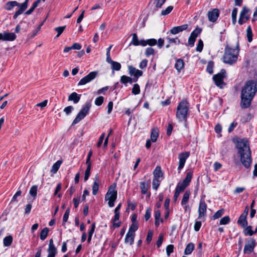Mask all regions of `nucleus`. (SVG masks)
Wrapping results in <instances>:
<instances>
[{
	"mask_svg": "<svg viewBox=\"0 0 257 257\" xmlns=\"http://www.w3.org/2000/svg\"><path fill=\"white\" fill-rule=\"evenodd\" d=\"M256 241L254 238H250L247 241L244 245L243 252L244 254H250L254 250L255 246Z\"/></svg>",
	"mask_w": 257,
	"mask_h": 257,
	"instance_id": "1a4fd4ad",
	"label": "nucleus"
},
{
	"mask_svg": "<svg viewBox=\"0 0 257 257\" xmlns=\"http://www.w3.org/2000/svg\"><path fill=\"white\" fill-rule=\"evenodd\" d=\"M189 103L186 100H183L179 103L176 113V117L179 121H187L189 115Z\"/></svg>",
	"mask_w": 257,
	"mask_h": 257,
	"instance_id": "20e7f679",
	"label": "nucleus"
},
{
	"mask_svg": "<svg viewBox=\"0 0 257 257\" xmlns=\"http://www.w3.org/2000/svg\"><path fill=\"white\" fill-rule=\"evenodd\" d=\"M184 67V61L181 59H178L176 60V62L175 64V67L178 72H180L181 70Z\"/></svg>",
	"mask_w": 257,
	"mask_h": 257,
	"instance_id": "bb28decb",
	"label": "nucleus"
},
{
	"mask_svg": "<svg viewBox=\"0 0 257 257\" xmlns=\"http://www.w3.org/2000/svg\"><path fill=\"white\" fill-rule=\"evenodd\" d=\"M95 228V223H93L91 225V229L89 231V232H88V239H87L88 242H90L91 241V237H92V236L94 232Z\"/></svg>",
	"mask_w": 257,
	"mask_h": 257,
	"instance_id": "58836bf2",
	"label": "nucleus"
},
{
	"mask_svg": "<svg viewBox=\"0 0 257 257\" xmlns=\"http://www.w3.org/2000/svg\"><path fill=\"white\" fill-rule=\"evenodd\" d=\"M157 41L155 39H149L148 40H144L142 42L141 46L145 47L147 46V45L150 46H154L157 45Z\"/></svg>",
	"mask_w": 257,
	"mask_h": 257,
	"instance_id": "5701e85b",
	"label": "nucleus"
},
{
	"mask_svg": "<svg viewBox=\"0 0 257 257\" xmlns=\"http://www.w3.org/2000/svg\"><path fill=\"white\" fill-rule=\"evenodd\" d=\"M120 81L121 83L126 86L127 83L132 84L133 82H137V78H132L126 75H122L120 77Z\"/></svg>",
	"mask_w": 257,
	"mask_h": 257,
	"instance_id": "f3484780",
	"label": "nucleus"
},
{
	"mask_svg": "<svg viewBox=\"0 0 257 257\" xmlns=\"http://www.w3.org/2000/svg\"><path fill=\"white\" fill-rule=\"evenodd\" d=\"M128 73L131 76H134V78H137L143 75V71L138 69H137L135 67L132 66H129L128 67Z\"/></svg>",
	"mask_w": 257,
	"mask_h": 257,
	"instance_id": "ddd939ff",
	"label": "nucleus"
},
{
	"mask_svg": "<svg viewBox=\"0 0 257 257\" xmlns=\"http://www.w3.org/2000/svg\"><path fill=\"white\" fill-rule=\"evenodd\" d=\"M166 0H155V6L157 8H161Z\"/></svg>",
	"mask_w": 257,
	"mask_h": 257,
	"instance_id": "4d7b16f0",
	"label": "nucleus"
},
{
	"mask_svg": "<svg viewBox=\"0 0 257 257\" xmlns=\"http://www.w3.org/2000/svg\"><path fill=\"white\" fill-rule=\"evenodd\" d=\"M132 92L135 95L139 94L140 93V88L138 84H135L134 85Z\"/></svg>",
	"mask_w": 257,
	"mask_h": 257,
	"instance_id": "49530a36",
	"label": "nucleus"
},
{
	"mask_svg": "<svg viewBox=\"0 0 257 257\" xmlns=\"http://www.w3.org/2000/svg\"><path fill=\"white\" fill-rule=\"evenodd\" d=\"M155 50L152 47H148L146 49L145 55L146 57H149L150 55L155 54Z\"/></svg>",
	"mask_w": 257,
	"mask_h": 257,
	"instance_id": "de8ad7c7",
	"label": "nucleus"
},
{
	"mask_svg": "<svg viewBox=\"0 0 257 257\" xmlns=\"http://www.w3.org/2000/svg\"><path fill=\"white\" fill-rule=\"evenodd\" d=\"M135 236V233L127 232L125 237V243H128L130 245L133 244L134 241Z\"/></svg>",
	"mask_w": 257,
	"mask_h": 257,
	"instance_id": "4be33fe9",
	"label": "nucleus"
},
{
	"mask_svg": "<svg viewBox=\"0 0 257 257\" xmlns=\"http://www.w3.org/2000/svg\"><path fill=\"white\" fill-rule=\"evenodd\" d=\"M236 148L240 155V159L242 165L248 168L251 162V151L249 147V143L246 139H239L237 141Z\"/></svg>",
	"mask_w": 257,
	"mask_h": 257,
	"instance_id": "f03ea898",
	"label": "nucleus"
},
{
	"mask_svg": "<svg viewBox=\"0 0 257 257\" xmlns=\"http://www.w3.org/2000/svg\"><path fill=\"white\" fill-rule=\"evenodd\" d=\"M149 188L148 184L142 182L140 183V188L141 189V192L143 194H146L148 192V190Z\"/></svg>",
	"mask_w": 257,
	"mask_h": 257,
	"instance_id": "2f4dec72",
	"label": "nucleus"
},
{
	"mask_svg": "<svg viewBox=\"0 0 257 257\" xmlns=\"http://www.w3.org/2000/svg\"><path fill=\"white\" fill-rule=\"evenodd\" d=\"M62 163V161L61 160L57 161L52 166L51 169V172L56 173L59 170L61 165Z\"/></svg>",
	"mask_w": 257,
	"mask_h": 257,
	"instance_id": "7c9ffc66",
	"label": "nucleus"
},
{
	"mask_svg": "<svg viewBox=\"0 0 257 257\" xmlns=\"http://www.w3.org/2000/svg\"><path fill=\"white\" fill-rule=\"evenodd\" d=\"M195 41H196V38L192 37L190 35L188 39V44L191 46H193L194 45V43H195Z\"/></svg>",
	"mask_w": 257,
	"mask_h": 257,
	"instance_id": "774afa93",
	"label": "nucleus"
},
{
	"mask_svg": "<svg viewBox=\"0 0 257 257\" xmlns=\"http://www.w3.org/2000/svg\"><path fill=\"white\" fill-rule=\"evenodd\" d=\"M138 229V225L137 223H132L131 227L129 228L128 231L129 232H131L132 233H135V231Z\"/></svg>",
	"mask_w": 257,
	"mask_h": 257,
	"instance_id": "8fccbe9b",
	"label": "nucleus"
},
{
	"mask_svg": "<svg viewBox=\"0 0 257 257\" xmlns=\"http://www.w3.org/2000/svg\"><path fill=\"white\" fill-rule=\"evenodd\" d=\"M201 29L197 27L194 30H193L192 33H191V36L193 37H194L196 39V38L198 36V35L201 33Z\"/></svg>",
	"mask_w": 257,
	"mask_h": 257,
	"instance_id": "c03bdc74",
	"label": "nucleus"
},
{
	"mask_svg": "<svg viewBox=\"0 0 257 257\" xmlns=\"http://www.w3.org/2000/svg\"><path fill=\"white\" fill-rule=\"evenodd\" d=\"M163 175L161 168L160 166H157L153 172L154 178L162 180Z\"/></svg>",
	"mask_w": 257,
	"mask_h": 257,
	"instance_id": "412c9836",
	"label": "nucleus"
},
{
	"mask_svg": "<svg viewBox=\"0 0 257 257\" xmlns=\"http://www.w3.org/2000/svg\"><path fill=\"white\" fill-rule=\"evenodd\" d=\"M250 13L251 11L249 8L245 6L243 7L239 15L238 24L241 25L248 20L250 18Z\"/></svg>",
	"mask_w": 257,
	"mask_h": 257,
	"instance_id": "6e6552de",
	"label": "nucleus"
},
{
	"mask_svg": "<svg viewBox=\"0 0 257 257\" xmlns=\"http://www.w3.org/2000/svg\"><path fill=\"white\" fill-rule=\"evenodd\" d=\"M190 153L189 152H185L181 153L179 154L178 158L179 160V166L178 167V170H181L185 164L186 160L189 157Z\"/></svg>",
	"mask_w": 257,
	"mask_h": 257,
	"instance_id": "9b49d317",
	"label": "nucleus"
},
{
	"mask_svg": "<svg viewBox=\"0 0 257 257\" xmlns=\"http://www.w3.org/2000/svg\"><path fill=\"white\" fill-rule=\"evenodd\" d=\"M224 213V209H221L216 211L213 216V219H216L220 217Z\"/></svg>",
	"mask_w": 257,
	"mask_h": 257,
	"instance_id": "09e8293b",
	"label": "nucleus"
},
{
	"mask_svg": "<svg viewBox=\"0 0 257 257\" xmlns=\"http://www.w3.org/2000/svg\"><path fill=\"white\" fill-rule=\"evenodd\" d=\"M166 40L168 41V42L170 44L174 43L175 44H179L180 43V40L177 37L171 38L170 36H168L166 37Z\"/></svg>",
	"mask_w": 257,
	"mask_h": 257,
	"instance_id": "e433bc0d",
	"label": "nucleus"
},
{
	"mask_svg": "<svg viewBox=\"0 0 257 257\" xmlns=\"http://www.w3.org/2000/svg\"><path fill=\"white\" fill-rule=\"evenodd\" d=\"M133 38L131 44L134 46H141L142 42L144 40L142 39L140 41L139 40L138 36L136 33H134L132 35Z\"/></svg>",
	"mask_w": 257,
	"mask_h": 257,
	"instance_id": "a878e982",
	"label": "nucleus"
},
{
	"mask_svg": "<svg viewBox=\"0 0 257 257\" xmlns=\"http://www.w3.org/2000/svg\"><path fill=\"white\" fill-rule=\"evenodd\" d=\"M49 231V229L48 227H45L41 230V233H40V237L42 240H44L46 238V237L48 235Z\"/></svg>",
	"mask_w": 257,
	"mask_h": 257,
	"instance_id": "473e14b6",
	"label": "nucleus"
},
{
	"mask_svg": "<svg viewBox=\"0 0 257 257\" xmlns=\"http://www.w3.org/2000/svg\"><path fill=\"white\" fill-rule=\"evenodd\" d=\"M174 251V246L172 244L168 245L166 247V252L168 256H170Z\"/></svg>",
	"mask_w": 257,
	"mask_h": 257,
	"instance_id": "bf43d9fd",
	"label": "nucleus"
},
{
	"mask_svg": "<svg viewBox=\"0 0 257 257\" xmlns=\"http://www.w3.org/2000/svg\"><path fill=\"white\" fill-rule=\"evenodd\" d=\"M21 193H22V192H21V191L20 190H19L18 191H17V192L14 195V196H13V198L12 199L11 202H18L17 197L18 196H21Z\"/></svg>",
	"mask_w": 257,
	"mask_h": 257,
	"instance_id": "680f3d73",
	"label": "nucleus"
},
{
	"mask_svg": "<svg viewBox=\"0 0 257 257\" xmlns=\"http://www.w3.org/2000/svg\"><path fill=\"white\" fill-rule=\"evenodd\" d=\"M13 241V237L9 235L5 237L4 239V245L5 246H9L11 245Z\"/></svg>",
	"mask_w": 257,
	"mask_h": 257,
	"instance_id": "72a5a7b5",
	"label": "nucleus"
},
{
	"mask_svg": "<svg viewBox=\"0 0 257 257\" xmlns=\"http://www.w3.org/2000/svg\"><path fill=\"white\" fill-rule=\"evenodd\" d=\"M225 73V70L224 69H222L219 73L213 76V80L214 81L215 85L219 88H222L223 85H225V83L223 82V79L226 76Z\"/></svg>",
	"mask_w": 257,
	"mask_h": 257,
	"instance_id": "0eeeda50",
	"label": "nucleus"
},
{
	"mask_svg": "<svg viewBox=\"0 0 257 257\" xmlns=\"http://www.w3.org/2000/svg\"><path fill=\"white\" fill-rule=\"evenodd\" d=\"M97 75V72H91L88 75L80 79L78 83V85H83L88 82H90L96 77Z\"/></svg>",
	"mask_w": 257,
	"mask_h": 257,
	"instance_id": "9d476101",
	"label": "nucleus"
},
{
	"mask_svg": "<svg viewBox=\"0 0 257 257\" xmlns=\"http://www.w3.org/2000/svg\"><path fill=\"white\" fill-rule=\"evenodd\" d=\"M91 107L90 103H87L84 105L80 111L77 114L75 118L72 122V125L76 124L78 123L81 120L85 117V116L88 113Z\"/></svg>",
	"mask_w": 257,
	"mask_h": 257,
	"instance_id": "423d86ee",
	"label": "nucleus"
},
{
	"mask_svg": "<svg viewBox=\"0 0 257 257\" xmlns=\"http://www.w3.org/2000/svg\"><path fill=\"white\" fill-rule=\"evenodd\" d=\"M162 180L161 179L153 178L152 187L154 190H157L158 189Z\"/></svg>",
	"mask_w": 257,
	"mask_h": 257,
	"instance_id": "f704fd0d",
	"label": "nucleus"
},
{
	"mask_svg": "<svg viewBox=\"0 0 257 257\" xmlns=\"http://www.w3.org/2000/svg\"><path fill=\"white\" fill-rule=\"evenodd\" d=\"M69 213H70V209L68 208L66 210V211L64 214L63 217V224L65 223L67 221L68 217H69Z\"/></svg>",
	"mask_w": 257,
	"mask_h": 257,
	"instance_id": "6e6d98bb",
	"label": "nucleus"
},
{
	"mask_svg": "<svg viewBox=\"0 0 257 257\" xmlns=\"http://www.w3.org/2000/svg\"><path fill=\"white\" fill-rule=\"evenodd\" d=\"M91 167H87V168L85 171L84 181H87L90 175Z\"/></svg>",
	"mask_w": 257,
	"mask_h": 257,
	"instance_id": "052dcab7",
	"label": "nucleus"
},
{
	"mask_svg": "<svg viewBox=\"0 0 257 257\" xmlns=\"http://www.w3.org/2000/svg\"><path fill=\"white\" fill-rule=\"evenodd\" d=\"M27 7H28V5H27L26 4H25L24 3L21 4L19 9L17 11H16L15 12V14L14 15L13 18L14 19H17V18L19 15L22 14L25 11V10L27 8Z\"/></svg>",
	"mask_w": 257,
	"mask_h": 257,
	"instance_id": "6ab92c4d",
	"label": "nucleus"
},
{
	"mask_svg": "<svg viewBox=\"0 0 257 257\" xmlns=\"http://www.w3.org/2000/svg\"><path fill=\"white\" fill-rule=\"evenodd\" d=\"M80 99V95H78L76 92L72 93L68 96V100L69 101H73L74 103H77L79 102Z\"/></svg>",
	"mask_w": 257,
	"mask_h": 257,
	"instance_id": "b1692460",
	"label": "nucleus"
},
{
	"mask_svg": "<svg viewBox=\"0 0 257 257\" xmlns=\"http://www.w3.org/2000/svg\"><path fill=\"white\" fill-rule=\"evenodd\" d=\"M47 252L48 253L47 257H55L57 250L56 248H48Z\"/></svg>",
	"mask_w": 257,
	"mask_h": 257,
	"instance_id": "4c0bfd02",
	"label": "nucleus"
},
{
	"mask_svg": "<svg viewBox=\"0 0 257 257\" xmlns=\"http://www.w3.org/2000/svg\"><path fill=\"white\" fill-rule=\"evenodd\" d=\"M159 137V131L157 128H153L151 134V139L153 142H156Z\"/></svg>",
	"mask_w": 257,
	"mask_h": 257,
	"instance_id": "cd10ccee",
	"label": "nucleus"
},
{
	"mask_svg": "<svg viewBox=\"0 0 257 257\" xmlns=\"http://www.w3.org/2000/svg\"><path fill=\"white\" fill-rule=\"evenodd\" d=\"M192 176L193 174L191 172H187L186 177L183 181L182 183L187 186L191 181Z\"/></svg>",
	"mask_w": 257,
	"mask_h": 257,
	"instance_id": "c756f323",
	"label": "nucleus"
},
{
	"mask_svg": "<svg viewBox=\"0 0 257 257\" xmlns=\"http://www.w3.org/2000/svg\"><path fill=\"white\" fill-rule=\"evenodd\" d=\"M173 9V7L170 6L168 7L165 10H163L161 12L162 16H166L170 14Z\"/></svg>",
	"mask_w": 257,
	"mask_h": 257,
	"instance_id": "3c124183",
	"label": "nucleus"
},
{
	"mask_svg": "<svg viewBox=\"0 0 257 257\" xmlns=\"http://www.w3.org/2000/svg\"><path fill=\"white\" fill-rule=\"evenodd\" d=\"M37 186L33 185L30 189V194L34 198H35L36 196H37Z\"/></svg>",
	"mask_w": 257,
	"mask_h": 257,
	"instance_id": "a18cd8bd",
	"label": "nucleus"
},
{
	"mask_svg": "<svg viewBox=\"0 0 257 257\" xmlns=\"http://www.w3.org/2000/svg\"><path fill=\"white\" fill-rule=\"evenodd\" d=\"M16 38L17 36L14 33L4 32L0 33V40L4 41H13Z\"/></svg>",
	"mask_w": 257,
	"mask_h": 257,
	"instance_id": "f8f14e48",
	"label": "nucleus"
},
{
	"mask_svg": "<svg viewBox=\"0 0 257 257\" xmlns=\"http://www.w3.org/2000/svg\"><path fill=\"white\" fill-rule=\"evenodd\" d=\"M190 196V192L189 191H186L184 194L182 201L181 204L182 205H184L187 204L188 202L189 198Z\"/></svg>",
	"mask_w": 257,
	"mask_h": 257,
	"instance_id": "c9c22d12",
	"label": "nucleus"
},
{
	"mask_svg": "<svg viewBox=\"0 0 257 257\" xmlns=\"http://www.w3.org/2000/svg\"><path fill=\"white\" fill-rule=\"evenodd\" d=\"M207 205L204 201H200L198 209L199 218L204 217L206 215Z\"/></svg>",
	"mask_w": 257,
	"mask_h": 257,
	"instance_id": "2eb2a0df",
	"label": "nucleus"
},
{
	"mask_svg": "<svg viewBox=\"0 0 257 257\" xmlns=\"http://www.w3.org/2000/svg\"><path fill=\"white\" fill-rule=\"evenodd\" d=\"M257 92V81L252 80L246 81L242 87L241 93L240 106L247 108L251 105V102Z\"/></svg>",
	"mask_w": 257,
	"mask_h": 257,
	"instance_id": "f257e3e1",
	"label": "nucleus"
},
{
	"mask_svg": "<svg viewBox=\"0 0 257 257\" xmlns=\"http://www.w3.org/2000/svg\"><path fill=\"white\" fill-rule=\"evenodd\" d=\"M106 60L108 63L111 65L112 70L119 71L121 69V66L119 63L112 60L111 58H110L109 60Z\"/></svg>",
	"mask_w": 257,
	"mask_h": 257,
	"instance_id": "a211bd4d",
	"label": "nucleus"
},
{
	"mask_svg": "<svg viewBox=\"0 0 257 257\" xmlns=\"http://www.w3.org/2000/svg\"><path fill=\"white\" fill-rule=\"evenodd\" d=\"M73 109L74 107L72 106H68L64 108V111L67 115H69Z\"/></svg>",
	"mask_w": 257,
	"mask_h": 257,
	"instance_id": "69168bd1",
	"label": "nucleus"
},
{
	"mask_svg": "<svg viewBox=\"0 0 257 257\" xmlns=\"http://www.w3.org/2000/svg\"><path fill=\"white\" fill-rule=\"evenodd\" d=\"M230 221V218L228 216H225L223 217H222L220 220L219 222L220 225H226L228 223H229Z\"/></svg>",
	"mask_w": 257,
	"mask_h": 257,
	"instance_id": "79ce46f5",
	"label": "nucleus"
},
{
	"mask_svg": "<svg viewBox=\"0 0 257 257\" xmlns=\"http://www.w3.org/2000/svg\"><path fill=\"white\" fill-rule=\"evenodd\" d=\"M104 97L103 96H99L95 100V104L97 106H100L103 102Z\"/></svg>",
	"mask_w": 257,
	"mask_h": 257,
	"instance_id": "864d4df0",
	"label": "nucleus"
},
{
	"mask_svg": "<svg viewBox=\"0 0 257 257\" xmlns=\"http://www.w3.org/2000/svg\"><path fill=\"white\" fill-rule=\"evenodd\" d=\"M66 28V26L59 27L55 28V30L57 32L56 37H58L63 32Z\"/></svg>",
	"mask_w": 257,
	"mask_h": 257,
	"instance_id": "5fc2aeb1",
	"label": "nucleus"
},
{
	"mask_svg": "<svg viewBox=\"0 0 257 257\" xmlns=\"http://www.w3.org/2000/svg\"><path fill=\"white\" fill-rule=\"evenodd\" d=\"M201 222L199 221H197L195 222L194 224V230L196 231H198L199 230L201 226Z\"/></svg>",
	"mask_w": 257,
	"mask_h": 257,
	"instance_id": "338daca9",
	"label": "nucleus"
},
{
	"mask_svg": "<svg viewBox=\"0 0 257 257\" xmlns=\"http://www.w3.org/2000/svg\"><path fill=\"white\" fill-rule=\"evenodd\" d=\"M99 185V179L97 176H96L94 178V181L92 185V194L95 195L98 191Z\"/></svg>",
	"mask_w": 257,
	"mask_h": 257,
	"instance_id": "aec40b11",
	"label": "nucleus"
},
{
	"mask_svg": "<svg viewBox=\"0 0 257 257\" xmlns=\"http://www.w3.org/2000/svg\"><path fill=\"white\" fill-rule=\"evenodd\" d=\"M187 186L185 185L183 183H178L176 186L175 190L178 191V192L181 193L183 191L184 189L186 188Z\"/></svg>",
	"mask_w": 257,
	"mask_h": 257,
	"instance_id": "37998d69",
	"label": "nucleus"
},
{
	"mask_svg": "<svg viewBox=\"0 0 257 257\" xmlns=\"http://www.w3.org/2000/svg\"><path fill=\"white\" fill-rule=\"evenodd\" d=\"M208 20L212 22H215L219 16V10L217 9H214L211 11H209L207 14Z\"/></svg>",
	"mask_w": 257,
	"mask_h": 257,
	"instance_id": "4468645a",
	"label": "nucleus"
},
{
	"mask_svg": "<svg viewBox=\"0 0 257 257\" xmlns=\"http://www.w3.org/2000/svg\"><path fill=\"white\" fill-rule=\"evenodd\" d=\"M246 35L248 41L249 42H251L252 40V32L251 27L250 26H248L247 28Z\"/></svg>",
	"mask_w": 257,
	"mask_h": 257,
	"instance_id": "ea45409f",
	"label": "nucleus"
},
{
	"mask_svg": "<svg viewBox=\"0 0 257 257\" xmlns=\"http://www.w3.org/2000/svg\"><path fill=\"white\" fill-rule=\"evenodd\" d=\"M246 217L247 216L241 214L237 220V223L240 225L243 228H244L247 225Z\"/></svg>",
	"mask_w": 257,
	"mask_h": 257,
	"instance_id": "393cba45",
	"label": "nucleus"
},
{
	"mask_svg": "<svg viewBox=\"0 0 257 257\" xmlns=\"http://www.w3.org/2000/svg\"><path fill=\"white\" fill-rule=\"evenodd\" d=\"M147 64L148 60L147 59H144L140 62L139 67L141 69H144L147 67Z\"/></svg>",
	"mask_w": 257,
	"mask_h": 257,
	"instance_id": "0e129e2a",
	"label": "nucleus"
},
{
	"mask_svg": "<svg viewBox=\"0 0 257 257\" xmlns=\"http://www.w3.org/2000/svg\"><path fill=\"white\" fill-rule=\"evenodd\" d=\"M115 185L109 186L105 196V200L108 201V204L110 207L114 206V202L117 198V191L115 190Z\"/></svg>",
	"mask_w": 257,
	"mask_h": 257,
	"instance_id": "39448f33",
	"label": "nucleus"
},
{
	"mask_svg": "<svg viewBox=\"0 0 257 257\" xmlns=\"http://www.w3.org/2000/svg\"><path fill=\"white\" fill-rule=\"evenodd\" d=\"M213 63L211 62H209L207 65V68H206L207 72H208L210 74H212L213 72Z\"/></svg>",
	"mask_w": 257,
	"mask_h": 257,
	"instance_id": "13d9d810",
	"label": "nucleus"
},
{
	"mask_svg": "<svg viewBox=\"0 0 257 257\" xmlns=\"http://www.w3.org/2000/svg\"><path fill=\"white\" fill-rule=\"evenodd\" d=\"M188 28V24H184L181 26L174 27L170 30V33L173 35L177 34L183 31L186 30Z\"/></svg>",
	"mask_w": 257,
	"mask_h": 257,
	"instance_id": "dca6fc26",
	"label": "nucleus"
},
{
	"mask_svg": "<svg viewBox=\"0 0 257 257\" xmlns=\"http://www.w3.org/2000/svg\"><path fill=\"white\" fill-rule=\"evenodd\" d=\"M194 249V244L193 243H188L184 250L186 255L190 254Z\"/></svg>",
	"mask_w": 257,
	"mask_h": 257,
	"instance_id": "c85d7f7f",
	"label": "nucleus"
},
{
	"mask_svg": "<svg viewBox=\"0 0 257 257\" xmlns=\"http://www.w3.org/2000/svg\"><path fill=\"white\" fill-rule=\"evenodd\" d=\"M237 122H236V121L232 122L230 124V125H229V126L228 127V132L229 133L232 132L233 131V130L234 129V128L237 126Z\"/></svg>",
	"mask_w": 257,
	"mask_h": 257,
	"instance_id": "e2e57ef3",
	"label": "nucleus"
},
{
	"mask_svg": "<svg viewBox=\"0 0 257 257\" xmlns=\"http://www.w3.org/2000/svg\"><path fill=\"white\" fill-rule=\"evenodd\" d=\"M239 44L237 42L235 48H231L227 45L225 48V52L223 55V62L225 63L232 65L235 63L237 60V56L239 53Z\"/></svg>",
	"mask_w": 257,
	"mask_h": 257,
	"instance_id": "7ed1b4c3",
	"label": "nucleus"
},
{
	"mask_svg": "<svg viewBox=\"0 0 257 257\" xmlns=\"http://www.w3.org/2000/svg\"><path fill=\"white\" fill-rule=\"evenodd\" d=\"M203 48V42L201 39H199L197 45L196 50L197 51L201 52Z\"/></svg>",
	"mask_w": 257,
	"mask_h": 257,
	"instance_id": "603ef678",
	"label": "nucleus"
},
{
	"mask_svg": "<svg viewBox=\"0 0 257 257\" xmlns=\"http://www.w3.org/2000/svg\"><path fill=\"white\" fill-rule=\"evenodd\" d=\"M246 228L244 230V234L245 235L251 236L254 234L253 231L252 230V227L251 226H246Z\"/></svg>",
	"mask_w": 257,
	"mask_h": 257,
	"instance_id": "a19ab883",
	"label": "nucleus"
}]
</instances>
